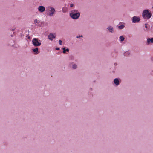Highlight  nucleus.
<instances>
[{
	"instance_id": "obj_1",
	"label": "nucleus",
	"mask_w": 153,
	"mask_h": 153,
	"mask_svg": "<svg viewBox=\"0 0 153 153\" xmlns=\"http://www.w3.org/2000/svg\"><path fill=\"white\" fill-rule=\"evenodd\" d=\"M70 16L73 19H77L80 16V13L76 10H73L70 13Z\"/></svg>"
},
{
	"instance_id": "obj_2",
	"label": "nucleus",
	"mask_w": 153,
	"mask_h": 153,
	"mask_svg": "<svg viewBox=\"0 0 153 153\" xmlns=\"http://www.w3.org/2000/svg\"><path fill=\"white\" fill-rule=\"evenodd\" d=\"M46 10L48 11V15L50 16H53L55 14V9L50 6L47 7L46 8Z\"/></svg>"
},
{
	"instance_id": "obj_3",
	"label": "nucleus",
	"mask_w": 153,
	"mask_h": 153,
	"mask_svg": "<svg viewBox=\"0 0 153 153\" xmlns=\"http://www.w3.org/2000/svg\"><path fill=\"white\" fill-rule=\"evenodd\" d=\"M151 13H149L148 10H143L142 13V16L143 18H145L146 17L147 19H149L151 18Z\"/></svg>"
},
{
	"instance_id": "obj_4",
	"label": "nucleus",
	"mask_w": 153,
	"mask_h": 153,
	"mask_svg": "<svg viewBox=\"0 0 153 153\" xmlns=\"http://www.w3.org/2000/svg\"><path fill=\"white\" fill-rule=\"evenodd\" d=\"M39 41H40V40L38 41V39L34 38L32 40V42L34 46H40L41 44V42H39Z\"/></svg>"
},
{
	"instance_id": "obj_5",
	"label": "nucleus",
	"mask_w": 153,
	"mask_h": 153,
	"mask_svg": "<svg viewBox=\"0 0 153 153\" xmlns=\"http://www.w3.org/2000/svg\"><path fill=\"white\" fill-rule=\"evenodd\" d=\"M140 20V18L139 17L134 16L132 18V22L133 23H136L137 22H139Z\"/></svg>"
},
{
	"instance_id": "obj_6",
	"label": "nucleus",
	"mask_w": 153,
	"mask_h": 153,
	"mask_svg": "<svg viewBox=\"0 0 153 153\" xmlns=\"http://www.w3.org/2000/svg\"><path fill=\"white\" fill-rule=\"evenodd\" d=\"M48 37L50 40H52L55 38L56 36L55 34L51 33L49 34Z\"/></svg>"
},
{
	"instance_id": "obj_7",
	"label": "nucleus",
	"mask_w": 153,
	"mask_h": 153,
	"mask_svg": "<svg viewBox=\"0 0 153 153\" xmlns=\"http://www.w3.org/2000/svg\"><path fill=\"white\" fill-rule=\"evenodd\" d=\"M38 10L40 12L42 13L45 10V8L43 6H39L38 8Z\"/></svg>"
},
{
	"instance_id": "obj_8",
	"label": "nucleus",
	"mask_w": 153,
	"mask_h": 153,
	"mask_svg": "<svg viewBox=\"0 0 153 153\" xmlns=\"http://www.w3.org/2000/svg\"><path fill=\"white\" fill-rule=\"evenodd\" d=\"M107 29L108 30L109 32H110L113 33L114 32L113 28L111 26H109L107 28Z\"/></svg>"
},
{
	"instance_id": "obj_9",
	"label": "nucleus",
	"mask_w": 153,
	"mask_h": 153,
	"mask_svg": "<svg viewBox=\"0 0 153 153\" xmlns=\"http://www.w3.org/2000/svg\"><path fill=\"white\" fill-rule=\"evenodd\" d=\"M147 42L148 44H150V43H153V38H148L147 39Z\"/></svg>"
},
{
	"instance_id": "obj_10",
	"label": "nucleus",
	"mask_w": 153,
	"mask_h": 153,
	"mask_svg": "<svg viewBox=\"0 0 153 153\" xmlns=\"http://www.w3.org/2000/svg\"><path fill=\"white\" fill-rule=\"evenodd\" d=\"M114 82L116 85H118L119 84V81L117 78H116L114 79Z\"/></svg>"
},
{
	"instance_id": "obj_11",
	"label": "nucleus",
	"mask_w": 153,
	"mask_h": 153,
	"mask_svg": "<svg viewBox=\"0 0 153 153\" xmlns=\"http://www.w3.org/2000/svg\"><path fill=\"white\" fill-rule=\"evenodd\" d=\"M38 48H36L35 49H33V51L35 54H38L39 53L38 52Z\"/></svg>"
},
{
	"instance_id": "obj_12",
	"label": "nucleus",
	"mask_w": 153,
	"mask_h": 153,
	"mask_svg": "<svg viewBox=\"0 0 153 153\" xmlns=\"http://www.w3.org/2000/svg\"><path fill=\"white\" fill-rule=\"evenodd\" d=\"M62 49L63 50V53H65L66 52H68L69 51V49L68 48L65 49V48H62Z\"/></svg>"
},
{
	"instance_id": "obj_13",
	"label": "nucleus",
	"mask_w": 153,
	"mask_h": 153,
	"mask_svg": "<svg viewBox=\"0 0 153 153\" xmlns=\"http://www.w3.org/2000/svg\"><path fill=\"white\" fill-rule=\"evenodd\" d=\"M120 41L121 42L123 41L125 39V38L123 36H120Z\"/></svg>"
},
{
	"instance_id": "obj_14",
	"label": "nucleus",
	"mask_w": 153,
	"mask_h": 153,
	"mask_svg": "<svg viewBox=\"0 0 153 153\" xmlns=\"http://www.w3.org/2000/svg\"><path fill=\"white\" fill-rule=\"evenodd\" d=\"M124 27H125V26L124 25H121L119 26L118 27L119 29H123Z\"/></svg>"
},
{
	"instance_id": "obj_15",
	"label": "nucleus",
	"mask_w": 153,
	"mask_h": 153,
	"mask_svg": "<svg viewBox=\"0 0 153 153\" xmlns=\"http://www.w3.org/2000/svg\"><path fill=\"white\" fill-rule=\"evenodd\" d=\"M67 9L66 7H64L62 9V11L63 13H65L66 12Z\"/></svg>"
},
{
	"instance_id": "obj_16",
	"label": "nucleus",
	"mask_w": 153,
	"mask_h": 153,
	"mask_svg": "<svg viewBox=\"0 0 153 153\" xmlns=\"http://www.w3.org/2000/svg\"><path fill=\"white\" fill-rule=\"evenodd\" d=\"M72 68L73 69H75L77 68V65L76 64H74L73 65Z\"/></svg>"
},
{
	"instance_id": "obj_17",
	"label": "nucleus",
	"mask_w": 153,
	"mask_h": 153,
	"mask_svg": "<svg viewBox=\"0 0 153 153\" xmlns=\"http://www.w3.org/2000/svg\"><path fill=\"white\" fill-rule=\"evenodd\" d=\"M145 27L146 28H147L149 26V25H147L146 24H145Z\"/></svg>"
},
{
	"instance_id": "obj_18",
	"label": "nucleus",
	"mask_w": 153,
	"mask_h": 153,
	"mask_svg": "<svg viewBox=\"0 0 153 153\" xmlns=\"http://www.w3.org/2000/svg\"><path fill=\"white\" fill-rule=\"evenodd\" d=\"M62 41L61 40H59V44L60 45H61L62 44Z\"/></svg>"
},
{
	"instance_id": "obj_19",
	"label": "nucleus",
	"mask_w": 153,
	"mask_h": 153,
	"mask_svg": "<svg viewBox=\"0 0 153 153\" xmlns=\"http://www.w3.org/2000/svg\"><path fill=\"white\" fill-rule=\"evenodd\" d=\"M127 54H128V55L129 54V53L128 52H126L125 53H124L125 56H126Z\"/></svg>"
},
{
	"instance_id": "obj_20",
	"label": "nucleus",
	"mask_w": 153,
	"mask_h": 153,
	"mask_svg": "<svg viewBox=\"0 0 153 153\" xmlns=\"http://www.w3.org/2000/svg\"><path fill=\"white\" fill-rule=\"evenodd\" d=\"M38 20L37 19H35L34 20V22L35 24H36Z\"/></svg>"
},
{
	"instance_id": "obj_21",
	"label": "nucleus",
	"mask_w": 153,
	"mask_h": 153,
	"mask_svg": "<svg viewBox=\"0 0 153 153\" xmlns=\"http://www.w3.org/2000/svg\"><path fill=\"white\" fill-rule=\"evenodd\" d=\"M81 37H83L82 36V35H81V36H77L76 38H80Z\"/></svg>"
},
{
	"instance_id": "obj_22",
	"label": "nucleus",
	"mask_w": 153,
	"mask_h": 153,
	"mask_svg": "<svg viewBox=\"0 0 153 153\" xmlns=\"http://www.w3.org/2000/svg\"><path fill=\"white\" fill-rule=\"evenodd\" d=\"M74 6V4H70V7H72Z\"/></svg>"
},
{
	"instance_id": "obj_23",
	"label": "nucleus",
	"mask_w": 153,
	"mask_h": 153,
	"mask_svg": "<svg viewBox=\"0 0 153 153\" xmlns=\"http://www.w3.org/2000/svg\"><path fill=\"white\" fill-rule=\"evenodd\" d=\"M56 49L57 50H59V48L57 47L56 48Z\"/></svg>"
},
{
	"instance_id": "obj_24",
	"label": "nucleus",
	"mask_w": 153,
	"mask_h": 153,
	"mask_svg": "<svg viewBox=\"0 0 153 153\" xmlns=\"http://www.w3.org/2000/svg\"><path fill=\"white\" fill-rule=\"evenodd\" d=\"M15 29H12V30L13 31Z\"/></svg>"
},
{
	"instance_id": "obj_25",
	"label": "nucleus",
	"mask_w": 153,
	"mask_h": 153,
	"mask_svg": "<svg viewBox=\"0 0 153 153\" xmlns=\"http://www.w3.org/2000/svg\"><path fill=\"white\" fill-rule=\"evenodd\" d=\"M147 30H147V29H146V30H145V31H147Z\"/></svg>"
},
{
	"instance_id": "obj_26",
	"label": "nucleus",
	"mask_w": 153,
	"mask_h": 153,
	"mask_svg": "<svg viewBox=\"0 0 153 153\" xmlns=\"http://www.w3.org/2000/svg\"><path fill=\"white\" fill-rule=\"evenodd\" d=\"M114 65H117V64H116V63H115L114 64Z\"/></svg>"
},
{
	"instance_id": "obj_27",
	"label": "nucleus",
	"mask_w": 153,
	"mask_h": 153,
	"mask_svg": "<svg viewBox=\"0 0 153 153\" xmlns=\"http://www.w3.org/2000/svg\"><path fill=\"white\" fill-rule=\"evenodd\" d=\"M11 36H13V35H11Z\"/></svg>"
},
{
	"instance_id": "obj_28",
	"label": "nucleus",
	"mask_w": 153,
	"mask_h": 153,
	"mask_svg": "<svg viewBox=\"0 0 153 153\" xmlns=\"http://www.w3.org/2000/svg\"><path fill=\"white\" fill-rule=\"evenodd\" d=\"M30 38V37H28V38Z\"/></svg>"
},
{
	"instance_id": "obj_29",
	"label": "nucleus",
	"mask_w": 153,
	"mask_h": 153,
	"mask_svg": "<svg viewBox=\"0 0 153 153\" xmlns=\"http://www.w3.org/2000/svg\"><path fill=\"white\" fill-rule=\"evenodd\" d=\"M152 8H153V6L152 7Z\"/></svg>"
}]
</instances>
